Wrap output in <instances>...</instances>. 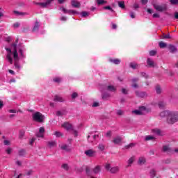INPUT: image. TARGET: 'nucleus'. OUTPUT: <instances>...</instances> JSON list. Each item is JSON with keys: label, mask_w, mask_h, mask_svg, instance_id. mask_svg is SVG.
Segmentation results:
<instances>
[{"label": "nucleus", "mask_w": 178, "mask_h": 178, "mask_svg": "<svg viewBox=\"0 0 178 178\" xmlns=\"http://www.w3.org/2000/svg\"><path fill=\"white\" fill-rule=\"evenodd\" d=\"M92 106L93 108H97V106H99V103L95 102H94V103L92 104Z\"/></svg>", "instance_id": "nucleus-56"}, {"label": "nucleus", "mask_w": 178, "mask_h": 178, "mask_svg": "<svg viewBox=\"0 0 178 178\" xmlns=\"http://www.w3.org/2000/svg\"><path fill=\"white\" fill-rule=\"evenodd\" d=\"M62 168L65 169V170H69V165L67 164H63Z\"/></svg>", "instance_id": "nucleus-52"}, {"label": "nucleus", "mask_w": 178, "mask_h": 178, "mask_svg": "<svg viewBox=\"0 0 178 178\" xmlns=\"http://www.w3.org/2000/svg\"><path fill=\"white\" fill-rule=\"evenodd\" d=\"M76 172H77V173H82L83 168L81 167V168H76Z\"/></svg>", "instance_id": "nucleus-60"}, {"label": "nucleus", "mask_w": 178, "mask_h": 178, "mask_svg": "<svg viewBox=\"0 0 178 178\" xmlns=\"http://www.w3.org/2000/svg\"><path fill=\"white\" fill-rule=\"evenodd\" d=\"M33 119L35 122L42 123V122H44V119H45V116L42 115L40 112H36L33 114Z\"/></svg>", "instance_id": "nucleus-3"}, {"label": "nucleus", "mask_w": 178, "mask_h": 178, "mask_svg": "<svg viewBox=\"0 0 178 178\" xmlns=\"http://www.w3.org/2000/svg\"><path fill=\"white\" fill-rule=\"evenodd\" d=\"M85 154L87 156H89L91 158L94 156V155H95V151L92 150V149H88L85 151Z\"/></svg>", "instance_id": "nucleus-12"}, {"label": "nucleus", "mask_w": 178, "mask_h": 178, "mask_svg": "<svg viewBox=\"0 0 178 178\" xmlns=\"http://www.w3.org/2000/svg\"><path fill=\"white\" fill-rule=\"evenodd\" d=\"M19 42V39H17L15 42L10 45V48L5 47L6 51H8V54L6 56V59L8 60L10 65H13L14 59V66L15 69L19 72L22 69V66L19 63L20 58L19 57V53H17V43ZM13 55V58H12Z\"/></svg>", "instance_id": "nucleus-1"}, {"label": "nucleus", "mask_w": 178, "mask_h": 178, "mask_svg": "<svg viewBox=\"0 0 178 178\" xmlns=\"http://www.w3.org/2000/svg\"><path fill=\"white\" fill-rule=\"evenodd\" d=\"M60 10H62L63 13H68V15H79V13L74 10H67L66 8L61 7Z\"/></svg>", "instance_id": "nucleus-9"}, {"label": "nucleus", "mask_w": 178, "mask_h": 178, "mask_svg": "<svg viewBox=\"0 0 178 178\" xmlns=\"http://www.w3.org/2000/svg\"><path fill=\"white\" fill-rule=\"evenodd\" d=\"M53 81H54V83H60V78H54L53 79Z\"/></svg>", "instance_id": "nucleus-58"}, {"label": "nucleus", "mask_w": 178, "mask_h": 178, "mask_svg": "<svg viewBox=\"0 0 178 178\" xmlns=\"http://www.w3.org/2000/svg\"><path fill=\"white\" fill-rule=\"evenodd\" d=\"M136 147V143H130L129 145H127L125 146L126 149H130V148H133Z\"/></svg>", "instance_id": "nucleus-36"}, {"label": "nucleus", "mask_w": 178, "mask_h": 178, "mask_svg": "<svg viewBox=\"0 0 178 178\" xmlns=\"http://www.w3.org/2000/svg\"><path fill=\"white\" fill-rule=\"evenodd\" d=\"M97 148L99 149V151H105V144L99 143L97 146Z\"/></svg>", "instance_id": "nucleus-29"}, {"label": "nucleus", "mask_w": 178, "mask_h": 178, "mask_svg": "<svg viewBox=\"0 0 178 178\" xmlns=\"http://www.w3.org/2000/svg\"><path fill=\"white\" fill-rule=\"evenodd\" d=\"M156 92L157 94H161V92H162V90L161 89V86H159V85L156 86Z\"/></svg>", "instance_id": "nucleus-41"}, {"label": "nucleus", "mask_w": 178, "mask_h": 178, "mask_svg": "<svg viewBox=\"0 0 178 178\" xmlns=\"http://www.w3.org/2000/svg\"><path fill=\"white\" fill-rule=\"evenodd\" d=\"M54 101L55 102H63L65 100L63 99V98L62 97H60L59 95H55Z\"/></svg>", "instance_id": "nucleus-18"}, {"label": "nucleus", "mask_w": 178, "mask_h": 178, "mask_svg": "<svg viewBox=\"0 0 178 178\" xmlns=\"http://www.w3.org/2000/svg\"><path fill=\"white\" fill-rule=\"evenodd\" d=\"M154 9H156V10H157L158 12H163L165 10H168V7L166 6V4H163V5H157V4H154L153 5Z\"/></svg>", "instance_id": "nucleus-5"}, {"label": "nucleus", "mask_w": 178, "mask_h": 178, "mask_svg": "<svg viewBox=\"0 0 178 178\" xmlns=\"http://www.w3.org/2000/svg\"><path fill=\"white\" fill-rule=\"evenodd\" d=\"M81 17H86L87 16H88V13H87V11H83L81 13Z\"/></svg>", "instance_id": "nucleus-49"}, {"label": "nucleus", "mask_w": 178, "mask_h": 178, "mask_svg": "<svg viewBox=\"0 0 178 178\" xmlns=\"http://www.w3.org/2000/svg\"><path fill=\"white\" fill-rule=\"evenodd\" d=\"M155 175H156L155 170H151V171H150L151 177H152V178L155 177Z\"/></svg>", "instance_id": "nucleus-47"}, {"label": "nucleus", "mask_w": 178, "mask_h": 178, "mask_svg": "<svg viewBox=\"0 0 178 178\" xmlns=\"http://www.w3.org/2000/svg\"><path fill=\"white\" fill-rule=\"evenodd\" d=\"M52 1L54 0H47L46 1V2H43V3H38V2L33 1V3L35 5H38L41 8H48V6L51 5Z\"/></svg>", "instance_id": "nucleus-7"}, {"label": "nucleus", "mask_w": 178, "mask_h": 178, "mask_svg": "<svg viewBox=\"0 0 178 178\" xmlns=\"http://www.w3.org/2000/svg\"><path fill=\"white\" fill-rule=\"evenodd\" d=\"M159 45L160 48H166V47L168 46V44L163 42H160L159 43Z\"/></svg>", "instance_id": "nucleus-39"}, {"label": "nucleus", "mask_w": 178, "mask_h": 178, "mask_svg": "<svg viewBox=\"0 0 178 178\" xmlns=\"http://www.w3.org/2000/svg\"><path fill=\"white\" fill-rule=\"evenodd\" d=\"M159 106L162 109L163 108H165V106H166V103L165 102L161 101L159 102Z\"/></svg>", "instance_id": "nucleus-34"}, {"label": "nucleus", "mask_w": 178, "mask_h": 178, "mask_svg": "<svg viewBox=\"0 0 178 178\" xmlns=\"http://www.w3.org/2000/svg\"><path fill=\"white\" fill-rule=\"evenodd\" d=\"M105 168L106 170H109L111 173H118V172H119V167L118 166L111 168V164H106Z\"/></svg>", "instance_id": "nucleus-6"}, {"label": "nucleus", "mask_w": 178, "mask_h": 178, "mask_svg": "<svg viewBox=\"0 0 178 178\" xmlns=\"http://www.w3.org/2000/svg\"><path fill=\"white\" fill-rule=\"evenodd\" d=\"M171 5H178V0H170Z\"/></svg>", "instance_id": "nucleus-46"}, {"label": "nucleus", "mask_w": 178, "mask_h": 178, "mask_svg": "<svg viewBox=\"0 0 178 178\" xmlns=\"http://www.w3.org/2000/svg\"><path fill=\"white\" fill-rule=\"evenodd\" d=\"M149 54L150 56H155V55H156V51L152 50L149 51Z\"/></svg>", "instance_id": "nucleus-50"}, {"label": "nucleus", "mask_w": 178, "mask_h": 178, "mask_svg": "<svg viewBox=\"0 0 178 178\" xmlns=\"http://www.w3.org/2000/svg\"><path fill=\"white\" fill-rule=\"evenodd\" d=\"M71 4L73 8H80V6H81V4H80V2L77 1V0H72Z\"/></svg>", "instance_id": "nucleus-14"}, {"label": "nucleus", "mask_w": 178, "mask_h": 178, "mask_svg": "<svg viewBox=\"0 0 178 178\" xmlns=\"http://www.w3.org/2000/svg\"><path fill=\"white\" fill-rule=\"evenodd\" d=\"M152 133L156 136H162V131L158 128L152 129Z\"/></svg>", "instance_id": "nucleus-13"}, {"label": "nucleus", "mask_w": 178, "mask_h": 178, "mask_svg": "<svg viewBox=\"0 0 178 178\" xmlns=\"http://www.w3.org/2000/svg\"><path fill=\"white\" fill-rule=\"evenodd\" d=\"M61 149H63L64 151H70V147L67 145H63L61 146Z\"/></svg>", "instance_id": "nucleus-31"}, {"label": "nucleus", "mask_w": 178, "mask_h": 178, "mask_svg": "<svg viewBox=\"0 0 178 178\" xmlns=\"http://www.w3.org/2000/svg\"><path fill=\"white\" fill-rule=\"evenodd\" d=\"M48 145H49V148L56 147V142H55V141H49L48 142Z\"/></svg>", "instance_id": "nucleus-30"}, {"label": "nucleus", "mask_w": 178, "mask_h": 178, "mask_svg": "<svg viewBox=\"0 0 178 178\" xmlns=\"http://www.w3.org/2000/svg\"><path fill=\"white\" fill-rule=\"evenodd\" d=\"M133 162H134V157H131V158L128 160V162H127L128 165H127V166H128V167H129V166H131Z\"/></svg>", "instance_id": "nucleus-37"}, {"label": "nucleus", "mask_w": 178, "mask_h": 178, "mask_svg": "<svg viewBox=\"0 0 178 178\" xmlns=\"http://www.w3.org/2000/svg\"><path fill=\"white\" fill-rule=\"evenodd\" d=\"M44 133H45V129L42 127L39 129V131L36 134V136L42 138L44 137Z\"/></svg>", "instance_id": "nucleus-11"}, {"label": "nucleus", "mask_w": 178, "mask_h": 178, "mask_svg": "<svg viewBox=\"0 0 178 178\" xmlns=\"http://www.w3.org/2000/svg\"><path fill=\"white\" fill-rule=\"evenodd\" d=\"M163 152H168V154H170L172 152V149L169 147V146H163Z\"/></svg>", "instance_id": "nucleus-24"}, {"label": "nucleus", "mask_w": 178, "mask_h": 178, "mask_svg": "<svg viewBox=\"0 0 178 178\" xmlns=\"http://www.w3.org/2000/svg\"><path fill=\"white\" fill-rule=\"evenodd\" d=\"M13 13L14 15H16V16H24L25 15H27V13L19 12L17 10H14Z\"/></svg>", "instance_id": "nucleus-26"}, {"label": "nucleus", "mask_w": 178, "mask_h": 178, "mask_svg": "<svg viewBox=\"0 0 178 178\" xmlns=\"http://www.w3.org/2000/svg\"><path fill=\"white\" fill-rule=\"evenodd\" d=\"M38 29H40V22H38L37 21L35 22L33 29L32 30V31L33 33H35V31H38Z\"/></svg>", "instance_id": "nucleus-23"}, {"label": "nucleus", "mask_w": 178, "mask_h": 178, "mask_svg": "<svg viewBox=\"0 0 178 178\" xmlns=\"http://www.w3.org/2000/svg\"><path fill=\"white\" fill-rule=\"evenodd\" d=\"M138 80H140V79L134 78V79H131V81H132V83H137V81H138Z\"/></svg>", "instance_id": "nucleus-61"}, {"label": "nucleus", "mask_w": 178, "mask_h": 178, "mask_svg": "<svg viewBox=\"0 0 178 178\" xmlns=\"http://www.w3.org/2000/svg\"><path fill=\"white\" fill-rule=\"evenodd\" d=\"M153 17L154 19H159V17H160L159 14L158 13L153 14Z\"/></svg>", "instance_id": "nucleus-63"}, {"label": "nucleus", "mask_w": 178, "mask_h": 178, "mask_svg": "<svg viewBox=\"0 0 178 178\" xmlns=\"http://www.w3.org/2000/svg\"><path fill=\"white\" fill-rule=\"evenodd\" d=\"M77 97H79V94H77V92H74L72 93V99L77 98Z\"/></svg>", "instance_id": "nucleus-51"}, {"label": "nucleus", "mask_w": 178, "mask_h": 178, "mask_svg": "<svg viewBox=\"0 0 178 178\" xmlns=\"http://www.w3.org/2000/svg\"><path fill=\"white\" fill-rule=\"evenodd\" d=\"M168 49L170 54H177L178 52L177 47L173 44H168Z\"/></svg>", "instance_id": "nucleus-10"}, {"label": "nucleus", "mask_w": 178, "mask_h": 178, "mask_svg": "<svg viewBox=\"0 0 178 178\" xmlns=\"http://www.w3.org/2000/svg\"><path fill=\"white\" fill-rule=\"evenodd\" d=\"M178 122V111H171L168 113V117L167 118V123L168 124H175Z\"/></svg>", "instance_id": "nucleus-2"}, {"label": "nucleus", "mask_w": 178, "mask_h": 178, "mask_svg": "<svg viewBox=\"0 0 178 178\" xmlns=\"http://www.w3.org/2000/svg\"><path fill=\"white\" fill-rule=\"evenodd\" d=\"M169 110H165L160 113V117L161 118H168L169 116Z\"/></svg>", "instance_id": "nucleus-17"}, {"label": "nucleus", "mask_w": 178, "mask_h": 178, "mask_svg": "<svg viewBox=\"0 0 178 178\" xmlns=\"http://www.w3.org/2000/svg\"><path fill=\"white\" fill-rule=\"evenodd\" d=\"M25 133H26V132L24 131V130H21V131H19V138H20V139L23 138V137H24Z\"/></svg>", "instance_id": "nucleus-40"}, {"label": "nucleus", "mask_w": 178, "mask_h": 178, "mask_svg": "<svg viewBox=\"0 0 178 178\" xmlns=\"http://www.w3.org/2000/svg\"><path fill=\"white\" fill-rule=\"evenodd\" d=\"M118 6L121 8V9H124L126 6H124V1H118Z\"/></svg>", "instance_id": "nucleus-33"}, {"label": "nucleus", "mask_w": 178, "mask_h": 178, "mask_svg": "<svg viewBox=\"0 0 178 178\" xmlns=\"http://www.w3.org/2000/svg\"><path fill=\"white\" fill-rule=\"evenodd\" d=\"M122 94H124L125 95H127L129 94V90L126 88H122Z\"/></svg>", "instance_id": "nucleus-48"}, {"label": "nucleus", "mask_w": 178, "mask_h": 178, "mask_svg": "<svg viewBox=\"0 0 178 178\" xmlns=\"http://www.w3.org/2000/svg\"><path fill=\"white\" fill-rule=\"evenodd\" d=\"M62 127H63L64 129H65L66 130H70L72 129V125L68 123V122H64L62 124Z\"/></svg>", "instance_id": "nucleus-20"}, {"label": "nucleus", "mask_w": 178, "mask_h": 178, "mask_svg": "<svg viewBox=\"0 0 178 178\" xmlns=\"http://www.w3.org/2000/svg\"><path fill=\"white\" fill-rule=\"evenodd\" d=\"M106 137H108V138L112 137V131H108L106 134Z\"/></svg>", "instance_id": "nucleus-54"}, {"label": "nucleus", "mask_w": 178, "mask_h": 178, "mask_svg": "<svg viewBox=\"0 0 178 178\" xmlns=\"http://www.w3.org/2000/svg\"><path fill=\"white\" fill-rule=\"evenodd\" d=\"M145 158L140 157L138 161V165H144L145 163Z\"/></svg>", "instance_id": "nucleus-28"}, {"label": "nucleus", "mask_w": 178, "mask_h": 178, "mask_svg": "<svg viewBox=\"0 0 178 178\" xmlns=\"http://www.w3.org/2000/svg\"><path fill=\"white\" fill-rule=\"evenodd\" d=\"M147 64L148 66H149V67H154L155 66V63L151 58H147Z\"/></svg>", "instance_id": "nucleus-21"}, {"label": "nucleus", "mask_w": 178, "mask_h": 178, "mask_svg": "<svg viewBox=\"0 0 178 178\" xmlns=\"http://www.w3.org/2000/svg\"><path fill=\"white\" fill-rule=\"evenodd\" d=\"M102 99H104L105 101H108V99H109V98H111V94H109L108 92H103L102 94Z\"/></svg>", "instance_id": "nucleus-16"}, {"label": "nucleus", "mask_w": 178, "mask_h": 178, "mask_svg": "<svg viewBox=\"0 0 178 178\" xmlns=\"http://www.w3.org/2000/svg\"><path fill=\"white\" fill-rule=\"evenodd\" d=\"M99 172H101V167H99V165L96 166L93 169V172L95 173V175H98V173H99Z\"/></svg>", "instance_id": "nucleus-27"}, {"label": "nucleus", "mask_w": 178, "mask_h": 178, "mask_svg": "<svg viewBox=\"0 0 178 178\" xmlns=\"http://www.w3.org/2000/svg\"><path fill=\"white\" fill-rule=\"evenodd\" d=\"M140 74L142 77H145V79H148V76L145 72H141Z\"/></svg>", "instance_id": "nucleus-57"}, {"label": "nucleus", "mask_w": 178, "mask_h": 178, "mask_svg": "<svg viewBox=\"0 0 178 178\" xmlns=\"http://www.w3.org/2000/svg\"><path fill=\"white\" fill-rule=\"evenodd\" d=\"M130 67H131V69H137V63H131Z\"/></svg>", "instance_id": "nucleus-45"}, {"label": "nucleus", "mask_w": 178, "mask_h": 178, "mask_svg": "<svg viewBox=\"0 0 178 178\" xmlns=\"http://www.w3.org/2000/svg\"><path fill=\"white\" fill-rule=\"evenodd\" d=\"M133 113H135V115H144V113L140 111V110H134L132 111Z\"/></svg>", "instance_id": "nucleus-32"}, {"label": "nucleus", "mask_w": 178, "mask_h": 178, "mask_svg": "<svg viewBox=\"0 0 178 178\" xmlns=\"http://www.w3.org/2000/svg\"><path fill=\"white\" fill-rule=\"evenodd\" d=\"M122 139L120 138V136H117L113 139V143L114 144L119 145L122 143Z\"/></svg>", "instance_id": "nucleus-19"}, {"label": "nucleus", "mask_w": 178, "mask_h": 178, "mask_svg": "<svg viewBox=\"0 0 178 178\" xmlns=\"http://www.w3.org/2000/svg\"><path fill=\"white\" fill-rule=\"evenodd\" d=\"M19 156H24L26 155V150L22 149L18 152Z\"/></svg>", "instance_id": "nucleus-35"}, {"label": "nucleus", "mask_w": 178, "mask_h": 178, "mask_svg": "<svg viewBox=\"0 0 178 178\" xmlns=\"http://www.w3.org/2000/svg\"><path fill=\"white\" fill-rule=\"evenodd\" d=\"M163 38H164V39L170 38V35L169 33H168L166 35L163 34Z\"/></svg>", "instance_id": "nucleus-59"}, {"label": "nucleus", "mask_w": 178, "mask_h": 178, "mask_svg": "<svg viewBox=\"0 0 178 178\" xmlns=\"http://www.w3.org/2000/svg\"><path fill=\"white\" fill-rule=\"evenodd\" d=\"M145 141H149L151 140H155V137L152 136H146L145 138Z\"/></svg>", "instance_id": "nucleus-38"}, {"label": "nucleus", "mask_w": 178, "mask_h": 178, "mask_svg": "<svg viewBox=\"0 0 178 178\" xmlns=\"http://www.w3.org/2000/svg\"><path fill=\"white\" fill-rule=\"evenodd\" d=\"M124 113V111L122 110H117L116 114L118 115V116H122Z\"/></svg>", "instance_id": "nucleus-43"}, {"label": "nucleus", "mask_w": 178, "mask_h": 178, "mask_svg": "<svg viewBox=\"0 0 178 178\" xmlns=\"http://www.w3.org/2000/svg\"><path fill=\"white\" fill-rule=\"evenodd\" d=\"M17 49H18L20 58H25L24 56V51H26V48H24V46L23 44H19L18 46H17Z\"/></svg>", "instance_id": "nucleus-4"}, {"label": "nucleus", "mask_w": 178, "mask_h": 178, "mask_svg": "<svg viewBox=\"0 0 178 178\" xmlns=\"http://www.w3.org/2000/svg\"><path fill=\"white\" fill-rule=\"evenodd\" d=\"M86 172L87 176H88L89 177L92 175V172H91V168H90V167L88 166H86Z\"/></svg>", "instance_id": "nucleus-25"}, {"label": "nucleus", "mask_w": 178, "mask_h": 178, "mask_svg": "<svg viewBox=\"0 0 178 178\" xmlns=\"http://www.w3.org/2000/svg\"><path fill=\"white\" fill-rule=\"evenodd\" d=\"M56 115V116H63V113L61 111H57Z\"/></svg>", "instance_id": "nucleus-62"}, {"label": "nucleus", "mask_w": 178, "mask_h": 178, "mask_svg": "<svg viewBox=\"0 0 178 178\" xmlns=\"http://www.w3.org/2000/svg\"><path fill=\"white\" fill-rule=\"evenodd\" d=\"M134 9H138V8H140V6H138V3H136L134 4V6H133Z\"/></svg>", "instance_id": "nucleus-64"}, {"label": "nucleus", "mask_w": 178, "mask_h": 178, "mask_svg": "<svg viewBox=\"0 0 178 178\" xmlns=\"http://www.w3.org/2000/svg\"><path fill=\"white\" fill-rule=\"evenodd\" d=\"M106 90H107V91H110V92H116V87L112 85L106 86Z\"/></svg>", "instance_id": "nucleus-15"}, {"label": "nucleus", "mask_w": 178, "mask_h": 178, "mask_svg": "<svg viewBox=\"0 0 178 178\" xmlns=\"http://www.w3.org/2000/svg\"><path fill=\"white\" fill-rule=\"evenodd\" d=\"M104 9H106V10H111V12H115V11L113 10V9H112L111 7L109 6H105V7H104Z\"/></svg>", "instance_id": "nucleus-53"}, {"label": "nucleus", "mask_w": 178, "mask_h": 178, "mask_svg": "<svg viewBox=\"0 0 178 178\" xmlns=\"http://www.w3.org/2000/svg\"><path fill=\"white\" fill-rule=\"evenodd\" d=\"M54 136H56V137H62V136H63V134H62V132L56 131L54 133Z\"/></svg>", "instance_id": "nucleus-42"}, {"label": "nucleus", "mask_w": 178, "mask_h": 178, "mask_svg": "<svg viewBox=\"0 0 178 178\" xmlns=\"http://www.w3.org/2000/svg\"><path fill=\"white\" fill-rule=\"evenodd\" d=\"M135 94L138 98H147L148 97V93L144 91L136 90L135 91Z\"/></svg>", "instance_id": "nucleus-8"}, {"label": "nucleus", "mask_w": 178, "mask_h": 178, "mask_svg": "<svg viewBox=\"0 0 178 178\" xmlns=\"http://www.w3.org/2000/svg\"><path fill=\"white\" fill-rule=\"evenodd\" d=\"M19 26H20V23H19V22H16L13 24L14 29H17V27H19Z\"/></svg>", "instance_id": "nucleus-55"}, {"label": "nucleus", "mask_w": 178, "mask_h": 178, "mask_svg": "<svg viewBox=\"0 0 178 178\" xmlns=\"http://www.w3.org/2000/svg\"><path fill=\"white\" fill-rule=\"evenodd\" d=\"M97 5H104V3H106V1L104 0H97Z\"/></svg>", "instance_id": "nucleus-44"}, {"label": "nucleus", "mask_w": 178, "mask_h": 178, "mask_svg": "<svg viewBox=\"0 0 178 178\" xmlns=\"http://www.w3.org/2000/svg\"><path fill=\"white\" fill-rule=\"evenodd\" d=\"M109 62L111 63H114V65H120V60L118 58H110Z\"/></svg>", "instance_id": "nucleus-22"}]
</instances>
